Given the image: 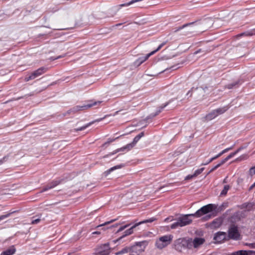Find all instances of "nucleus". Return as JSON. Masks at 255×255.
I'll return each mask as SVG.
<instances>
[{
    "label": "nucleus",
    "instance_id": "22",
    "mask_svg": "<svg viewBox=\"0 0 255 255\" xmlns=\"http://www.w3.org/2000/svg\"><path fill=\"white\" fill-rule=\"evenodd\" d=\"M205 92L206 89H204L202 88H198L194 90V94L197 98H199L203 97Z\"/></svg>",
    "mask_w": 255,
    "mask_h": 255
},
{
    "label": "nucleus",
    "instance_id": "38",
    "mask_svg": "<svg viewBox=\"0 0 255 255\" xmlns=\"http://www.w3.org/2000/svg\"><path fill=\"white\" fill-rule=\"evenodd\" d=\"M129 226V224L126 225L125 226H122L120 228V229L118 230V232H121L125 230L126 228H128Z\"/></svg>",
    "mask_w": 255,
    "mask_h": 255
},
{
    "label": "nucleus",
    "instance_id": "37",
    "mask_svg": "<svg viewBox=\"0 0 255 255\" xmlns=\"http://www.w3.org/2000/svg\"><path fill=\"white\" fill-rule=\"evenodd\" d=\"M116 220H117V219L112 220L110 221L105 222L104 224L98 226V227H101V226H105V225H108V224H109L110 223H112L115 222Z\"/></svg>",
    "mask_w": 255,
    "mask_h": 255
},
{
    "label": "nucleus",
    "instance_id": "15",
    "mask_svg": "<svg viewBox=\"0 0 255 255\" xmlns=\"http://www.w3.org/2000/svg\"><path fill=\"white\" fill-rule=\"evenodd\" d=\"M205 240L204 238L196 237L193 240L191 238H189V243L191 244V249L193 247L194 248H198L201 245H203Z\"/></svg>",
    "mask_w": 255,
    "mask_h": 255
},
{
    "label": "nucleus",
    "instance_id": "49",
    "mask_svg": "<svg viewBox=\"0 0 255 255\" xmlns=\"http://www.w3.org/2000/svg\"><path fill=\"white\" fill-rule=\"evenodd\" d=\"M222 154H223V153H222V151L219 153L218 155H217L216 156L218 157H219L220 156H221Z\"/></svg>",
    "mask_w": 255,
    "mask_h": 255
},
{
    "label": "nucleus",
    "instance_id": "2",
    "mask_svg": "<svg viewBox=\"0 0 255 255\" xmlns=\"http://www.w3.org/2000/svg\"><path fill=\"white\" fill-rule=\"evenodd\" d=\"M174 248L178 252H181L183 249H191V244L189 238H179L176 240L174 243Z\"/></svg>",
    "mask_w": 255,
    "mask_h": 255
},
{
    "label": "nucleus",
    "instance_id": "26",
    "mask_svg": "<svg viewBox=\"0 0 255 255\" xmlns=\"http://www.w3.org/2000/svg\"><path fill=\"white\" fill-rule=\"evenodd\" d=\"M124 166L123 164H121V165H116V166H115L111 168H110L109 170L106 171L105 172H104V174L106 175V176H107L111 172L113 171L114 170H116V169H120L122 167H123Z\"/></svg>",
    "mask_w": 255,
    "mask_h": 255
},
{
    "label": "nucleus",
    "instance_id": "8",
    "mask_svg": "<svg viewBox=\"0 0 255 255\" xmlns=\"http://www.w3.org/2000/svg\"><path fill=\"white\" fill-rule=\"evenodd\" d=\"M140 138L141 137L138 135H137L134 138L133 141L131 143L128 144L127 145L123 147L116 149L113 152L111 153L109 155H113L120 151H123L126 150L127 151L130 150L132 148H133L134 146V145L136 144V143L138 142V141L140 139Z\"/></svg>",
    "mask_w": 255,
    "mask_h": 255
},
{
    "label": "nucleus",
    "instance_id": "56",
    "mask_svg": "<svg viewBox=\"0 0 255 255\" xmlns=\"http://www.w3.org/2000/svg\"><path fill=\"white\" fill-rule=\"evenodd\" d=\"M194 29H195V28H190V29H189V30H188V31H192V30H194Z\"/></svg>",
    "mask_w": 255,
    "mask_h": 255
},
{
    "label": "nucleus",
    "instance_id": "23",
    "mask_svg": "<svg viewBox=\"0 0 255 255\" xmlns=\"http://www.w3.org/2000/svg\"><path fill=\"white\" fill-rule=\"evenodd\" d=\"M16 251L15 248L14 246H11L5 251L2 252L0 255H12Z\"/></svg>",
    "mask_w": 255,
    "mask_h": 255
},
{
    "label": "nucleus",
    "instance_id": "50",
    "mask_svg": "<svg viewBox=\"0 0 255 255\" xmlns=\"http://www.w3.org/2000/svg\"><path fill=\"white\" fill-rule=\"evenodd\" d=\"M222 154H223V153H222V151L219 153L218 155H217L216 156L218 157H219L220 156H221Z\"/></svg>",
    "mask_w": 255,
    "mask_h": 255
},
{
    "label": "nucleus",
    "instance_id": "30",
    "mask_svg": "<svg viewBox=\"0 0 255 255\" xmlns=\"http://www.w3.org/2000/svg\"><path fill=\"white\" fill-rule=\"evenodd\" d=\"M204 170V167L196 170L195 171L194 173L193 174V176H195V177L197 176V175H198L200 174H201L203 171Z\"/></svg>",
    "mask_w": 255,
    "mask_h": 255
},
{
    "label": "nucleus",
    "instance_id": "47",
    "mask_svg": "<svg viewBox=\"0 0 255 255\" xmlns=\"http://www.w3.org/2000/svg\"><path fill=\"white\" fill-rule=\"evenodd\" d=\"M141 138L143 137L144 135V132H141L138 134Z\"/></svg>",
    "mask_w": 255,
    "mask_h": 255
},
{
    "label": "nucleus",
    "instance_id": "10",
    "mask_svg": "<svg viewBox=\"0 0 255 255\" xmlns=\"http://www.w3.org/2000/svg\"><path fill=\"white\" fill-rule=\"evenodd\" d=\"M164 45V43H162L160 44L158 48L153 51L151 52L150 53L147 54L145 56L139 57L138 59H137L134 62V65L136 66H138L140 65H141L142 63H143L144 61H145L147 59H148V58L154 54L155 52L159 50Z\"/></svg>",
    "mask_w": 255,
    "mask_h": 255
},
{
    "label": "nucleus",
    "instance_id": "27",
    "mask_svg": "<svg viewBox=\"0 0 255 255\" xmlns=\"http://www.w3.org/2000/svg\"><path fill=\"white\" fill-rule=\"evenodd\" d=\"M230 187L229 185H226L224 186V189L220 193V196H225L226 195L228 191L229 190Z\"/></svg>",
    "mask_w": 255,
    "mask_h": 255
},
{
    "label": "nucleus",
    "instance_id": "14",
    "mask_svg": "<svg viewBox=\"0 0 255 255\" xmlns=\"http://www.w3.org/2000/svg\"><path fill=\"white\" fill-rule=\"evenodd\" d=\"M242 149H243V147H240L239 149H238L236 151L232 152L230 153L228 156H227L225 159H223L221 162L218 163L217 165L215 166L214 167H213L207 174V175L210 174L212 172H213L214 170H216L217 168L221 166L222 165L224 164L226 161H227L228 160H229L230 158L234 157L237 153L239 152Z\"/></svg>",
    "mask_w": 255,
    "mask_h": 255
},
{
    "label": "nucleus",
    "instance_id": "34",
    "mask_svg": "<svg viewBox=\"0 0 255 255\" xmlns=\"http://www.w3.org/2000/svg\"><path fill=\"white\" fill-rule=\"evenodd\" d=\"M249 173L251 176L255 174V166L253 167L250 169Z\"/></svg>",
    "mask_w": 255,
    "mask_h": 255
},
{
    "label": "nucleus",
    "instance_id": "5",
    "mask_svg": "<svg viewBox=\"0 0 255 255\" xmlns=\"http://www.w3.org/2000/svg\"><path fill=\"white\" fill-rule=\"evenodd\" d=\"M101 103H102L101 101H98V102H93L91 104L84 105L83 106H77L74 107L72 109L68 110L65 114H64L63 115L64 116H65L67 114H75L79 111L85 110L89 109L93 106H95L97 105V104H100Z\"/></svg>",
    "mask_w": 255,
    "mask_h": 255
},
{
    "label": "nucleus",
    "instance_id": "45",
    "mask_svg": "<svg viewBox=\"0 0 255 255\" xmlns=\"http://www.w3.org/2000/svg\"><path fill=\"white\" fill-rule=\"evenodd\" d=\"M7 159L6 157H4L2 159L0 160V165L2 164Z\"/></svg>",
    "mask_w": 255,
    "mask_h": 255
},
{
    "label": "nucleus",
    "instance_id": "12",
    "mask_svg": "<svg viewBox=\"0 0 255 255\" xmlns=\"http://www.w3.org/2000/svg\"><path fill=\"white\" fill-rule=\"evenodd\" d=\"M228 238L235 240H239L240 234L237 226L233 225L231 226L228 230Z\"/></svg>",
    "mask_w": 255,
    "mask_h": 255
},
{
    "label": "nucleus",
    "instance_id": "42",
    "mask_svg": "<svg viewBox=\"0 0 255 255\" xmlns=\"http://www.w3.org/2000/svg\"><path fill=\"white\" fill-rule=\"evenodd\" d=\"M233 148V146L232 147H229V148H227L222 151V153H223V154H224L225 153L227 152V151L231 150Z\"/></svg>",
    "mask_w": 255,
    "mask_h": 255
},
{
    "label": "nucleus",
    "instance_id": "61",
    "mask_svg": "<svg viewBox=\"0 0 255 255\" xmlns=\"http://www.w3.org/2000/svg\"><path fill=\"white\" fill-rule=\"evenodd\" d=\"M108 155H106V156H104L103 157L105 158L106 157H107Z\"/></svg>",
    "mask_w": 255,
    "mask_h": 255
},
{
    "label": "nucleus",
    "instance_id": "24",
    "mask_svg": "<svg viewBox=\"0 0 255 255\" xmlns=\"http://www.w3.org/2000/svg\"><path fill=\"white\" fill-rule=\"evenodd\" d=\"M101 121V119H98V120H97L96 121H92V122H90V123H88L87 124H86V125H84V126H83L79 128H77L74 129V131H81V130H84L86 128H87L88 127H89V126L92 125L94 123H95L96 122H100Z\"/></svg>",
    "mask_w": 255,
    "mask_h": 255
},
{
    "label": "nucleus",
    "instance_id": "60",
    "mask_svg": "<svg viewBox=\"0 0 255 255\" xmlns=\"http://www.w3.org/2000/svg\"><path fill=\"white\" fill-rule=\"evenodd\" d=\"M200 51V50H198V51H197L195 52V53H196V54H197V53H199Z\"/></svg>",
    "mask_w": 255,
    "mask_h": 255
},
{
    "label": "nucleus",
    "instance_id": "55",
    "mask_svg": "<svg viewBox=\"0 0 255 255\" xmlns=\"http://www.w3.org/2000/svg\"><path fill=\"white\" fill-rule=\"evenodd\" d=\"M114 140H115V139H111V140H110L109 141H108V142H109V143H110V142H113V141H114Z\"/></svg>",
    "mask_w": 255,
    "mask_h": 255
},
{
    "label": "nucleus",
    "instance_id": "6",
    "mask_svg": "<svg viewBox=\"0 0 255 255\" xmlns=\"http://www.w3.org/2000/svg\"><path fill=\"white\" fill-rule=\"evenodd\" d=\"M215 207V204H209L205 205L200 209L197 210L194 214L196 217H200L201 216L209 213L210 212H213V209Z\"/></svg>",
    "mask_w": 255,
    "mask_h": 255
},
{
    "label": "nucleus",
    "instance_id": "16",
    "mask_svg": "<svg viewBox=\"0 0 255 255\" xmlns=\"http://www.w3.org/2000/svg\"><path fill=\"white\" fill-rule=\"evenodd\" d=\"M110 253V248L109 244H106L100 246L96 255H108Z\"/></svg>",
    "mask_w": 255,
    "mask_h": 255
},
{
    "label": "nucleus",
    "instance_id": "48",
    "mask_svg": "<svg viewBox=\"0 0 255 255\" xmlns=\"http://www.w3.org/2000/svg\"><path fill=\"white\" fill-rule=\"evenodd\" d=\"M255 187V182L253 185H252L250 186V187L249 189H250V190H251V189H252L253 188H254Z\"/></svg>",
    "mask_w": 255,
    "mask_h": 255
},
{
    "label": "nucleus",
    "instance_id": "17",
    "mask_svg": "<svg viewBox=\"0 0 255 255\" xmlns=\"http://www.w3.org/2000/svg\"><path fill=\"white\" fill-rule=\"evenodd\" d=\"M228 236L225 232H218L216 233L214 237V240L217 243H221L222 242L226 240Z\"/></svg>",
    "mask_w": 255,
    "mask_h": 255
},
{
    "label": "nucleus",
    "instance_id": "35",
    "mask_svg": "<svg viewBox=\"0 0 255 255\" xmlns=\"http://www.w3.org/2000/svg\"><path fill=\"white\" fill-rule=\"evenodd\" d=\"M244 35H247V36H252V35H255V30L254 32H249V33H241V34L239 35V36H243Z\"/></svg>",
    "mask_w": 255,
    "mask_h": 255
},
{
    "label": "nucleus",
    "instance_id": "18",
    "mask_svg": "<svg viewBox=\"0 0 255 255\" xmlns=\"http://www.w3.org/2000/svg\"><path fill=\"white\" fill-rule=\"evenodd\" d=\"M245 214L242 211H238L235 213L231 218L232 222H236L240 221L242 218H244Z\"/></svg>",
    "mask_w": 255,
    "mask_h": 255
},
{
    "label": "nucleus",
    "instance_id": "29",
    "mask_svg": "<svg viewBox=\"0 0 255 255\" xmlns=\"http://www.w3.org/2000/svg\"><path fill=\"white\" fill-rule=\"evenodd\" d=\"M130 253V247L129 248H126L122 250L121 251L118 252L116 255H121L123 254Z\"/></svg>",
    "mask_w": 255,
    "mask_h": 255
},
{
    "label": "nucleus",
    "instance_id": "21",
    "mask_svg": "<svg viewBox=\"0 0 255 255\" xmlns=\"http://www.w3.org/2000/svg\"><path fill=\"white\" fill-rule=\"evenodd\" d=\"M46 70L47 69L46 68L42 67L34 71L32 73L34 79L44 73Z\"/></svg>",
    "mask_w": 255,
    "mask_h": 255
},
{
    "label": "nucleus",
    "instance_id": "54",
    "mask_svg": "<svg viewBox=\"0 0 255 255\" xmlns=\"http://www.w3.org/2000/svg\"><path fill=\"white\" fill-rule=\"evenodd\" d=\"M122 24V23H118V24H116L115 26H120Z\"/></svg>",
    "mask_w": 255,
    "mask_h": 255
},
{
    "label": "nucleus",
    "instance_id": "46",
    "mask_svg": "<svg viewBox=\"0 0 255 255\" xmlns=\"http://www.w3.org/2000/svg\"><path fill=\"white\" fill-rule=\"evenodd\" d=\"M191 91H193V89H192L190 91H189L187 93L186 95H187V96H189V97H191L192 94H190V92H191Z\"/></svg>",
    "mask_w": 255,
    "mask_h": 255
},
{
    "label": "nucleus",
    "instance_id": "7",
    "mask_svg": "<svg viewBox=\"0 0 255 255\" xmlns=\"http://www.w3.org/2000/svg\"><path fill=\"white\" fill-rule=\"evenodd\" d=\"M140 138L141 137L138 135H137L134 138L133 141L131 143L128 144L127 145L123 147L116 149L113 152L111 153L109 155H113L120 151H123L126 150L127 151L130 150L132 148H133L134 146V145L136 144V143L138 142V141L140 139Z\"/></svg>",
    "mask_w": 255,
    "mask_h": 255
},
{
    "label": "nucleus",
    "instance_id": "51",
    "mask_svg": "<svg viewBox=\"0 0 255 255\" xmlns=\"http://www.w3.org/2000/svg\"><path fill=\"white\" fill-rule=\"evenodd\" d=\"M165 187H166V186H162V187H160V188L158 189V191L161 190V189H162L164 188Z\"/></svg>",
    "mask_w": 255,
    "mask_h": 255
},
{
    "label": "nucleus",
    "instance_id": "31",
    "mask_svg": "<svg viewBox=\"0 0 255 255\" xmlns=\"http://www.w3.org/2000/svg\"><path fill=\"white\" fill-rule=\"evenodd\" d=\"M14 212H15V211H13V212L7 213L5 215H1L0 216V221L3 220L6 218L9 217L12 213H14Z\"/></svg>",
    "mask_w": 255,
    "mask_h": 255
},
{
    "label": "nucleus",
    "instance_id": "44",
    "mask_svg": "<svg viewBox=\"0 0 255 255\" xmlns=\"http://www.w3.org/2000/svg\"><path fill=\"white\" fill-rule=\"evenodd\" d=\"M64 57V56H62V55H61V56H58V57H56V58H53V57H51V58H50V60H51L53 61V60H54L58 59L60 58H62V57Z\"/></svg>",
    "mask_w": 255,
    "mask_h": 255
},
{
    "label": "nucleus",
    "instance_id": "25",
    "mask_svg": "<svg viewBox=\"0 0 255 255\" xmlns=\"http://www.w3.org/2000/svg\"><path fill=\"white\" fill-rule=\"evenodd\" d=\"M227 206V203H223L220 206L215 204V207L213 209V212L218 213L224 210Z\"/></svg>",
    "mask_w": 255,
    "mask_h": 255
},
{
    "label": "nucleus",
    "instance_id": "63",
    "mask_svg": "<svg viewBox=\"0 0 255 255\" xmlns=\"http://www.w3.org/2000/svg\"><path fill=\"white\" fill-rule=\"evenodd\" d=\"M105 119V117H103V119ZM101 119V120H102V119Z\"/></svg>",
    "mask_w": 255,
    "mask_h": 255
},
{
    "label": "nucleus",
    "instance_id": "1",
    "mask_svg": "<svg viewBox=\"0 0 255 255\" xmlns=\"http://www.w3.org/2000/svg\"><path fill=\"white\" fill-rule=\"evenodd\" d=\"M191 216H194V214H190L180 216L177 218V221L171 225V228L176 229L190 224L192 222V219L190 218Z\"/></svg>",
    "mask_w": 255,
    "mask_h": 255
},
{
    "label": "nucleus",
    "instance_id": "28",
    "mask_svg": "<svg viewBox=\"0 0 255 255\" xmlns=\"http://www.w3.org/2000/svg\"><path fill=\"white\" fill-rule=\"evenodd\" d=\"M230 255H248V254L245 251H239L232 253Z\"/></svg>",
    "mask_w": 255,
    "mask_h": 255
},
{
    "label": "nucleus",
    "instance_id": "20",
    "mask_svg": "<svg viewBox=\"0 0 255 255\" xmlns=\"http://www.w3.org/2000/svg\"><path fill=\"white\" fill-rule=\"evenodd\" d=\"M223 222V220L222 218H217L215 219L211 224V228L216 229L219 228L222 225Z\"/></svg>",
    "mask_w": 255,
    "mask_h": 255
},
{
    "label": "nucleus",
    "instance_id": "53",
    "mask_svg": "<svg viewBox=\"0 0 255 255\" xmlns=\"http://www.w3.org/2000/svg\"><path fill=\"white\" fill-rule=\"evenodd\" d=\"M100 232H94L93 233V234H99Z\"/></svg>",
    "mask_w": 255,
    "mask_h": 255
},
{
    "label": "nucleus",
    "instance_id": "4",
    "mask_svg": "<svg viewBox=\"0 0 255 255\" xmlns=\"http://www.w3.org/2000/svg\"><path fill=\"white\" fill-rule=\"evenodd\" d=\"M147 245L148 242L146 241L136 242L134 245L130 247V253H134L136 255H139L144 251Z\"/></svg>",
    "mask_w": 255,
    "mask_h": 255
},
{
    "label": "nucleus",
    "instance_id": "43",
    "mask_svg": "<svg viewBox=\"0 0 255 255\" xmlns=\"http://www.w3.org/2000/svg\"><path fill=\"white\" fill-rule=\"evenodd\" d=\"M195 176H193V174L192 175H188V176H187L185 179V180H188V179H192V178L194 177Z\"/></svg>",
    "mask_w": 255,
    "mask_h": 255
},
{
    "label": "nucleus",
    "instance_id": "39",
    "mask_svg": "<svg viewBox=\"0 0 255 255\" xmlns=\"http://www.w3.org/2000/svg\"><path fill=\"white\" fill-rule=\"evenodd\" d=\"M237 84V83H232V84H229L228 86H227V88L229 89H232V88H233V87L235 86Z\"/></svg>",
    "mask_w": 255,
    "mask_h": 255
},
{
    "label": "nucleus",
    "instance_id": "13",
    "mask_svg": "<svg viewBox=\"0 0 255 255\" xmlns=\"http://www.w3.org/2000/svg\"><path fill=\"white\" fill-rule=\"evenodd\" d=\"M227 109L228 108L225 107L213 110L211 113L206 115V119L208 121H210L217 117L218 115L224 113L227 110Z\"/></svg>",
    "mask_w": 255,
    "mask_h": 255
},
{
    "label": "nucleus",
    "instance_id": "41",
    "mask_svg": "<svg viewBox=\"0 0 255 255\" xmlns=\"http://www.w3.org/2000/svg\"><path fill=\"white\" fill-rule=\"evenodd\" d=\"M40 221V219H36L35 220H33L31 221V224H38V223H39Z\"/></svg>",
    "mask_w": 255,
    "mask_h": 255
},
{
    "label": "nucleus",
    "instance_id": "9",
    "mask_svg": "<svg viewBox=\"0 0 255 255\" xmlns=\"http://www.w3.org/2000/svg\"><path fill=\"white\" fill-rule=\"evenodd\" d=\"M140 138L141 137L138 135H137L134 138L133 141L131 143L128 144L127 145L123 147L116 149L113 152L111 153L109 155H113L120 151H123L126 150L127 151L130 150L132 148H133L134 146V145L136 144V143L138 142V141L140 139Z\"/></svg>",
    "mask_w": 255,
    "mask_h": 255
},
{
    "label": "nucleus",
    "instance_id": "19",
    "mask_svg": "<svg viewBox=\"0 0 255 255\" xmlns=\"http://www.w3.org/2000/svg\"><path fill=\"white\" fill-rule=\"evenodd\" d=\"M61 181L60 180H55L53 181L51 183H50L49 184L47 185L46 186H45L41 191V192H43L45 191H47L49 189H52L58 184L60 183Z\"/></svg>",
    "mask_w": 255,
    "mask_h": 255
},
{
    "label": "nucleus",
    "instance_id": "32",
    "mask_svg": "<svg viewBox=\"0 0 255 255\" xmlns=\"http://www.w3.org/2000/svg\"><path fill=\"white\" fill-rule=\"evenodd\" d=\"M192 24V23H188V24H184L183 25H182V26H180V27H179L177 28L175 30L174 32H177V31H179V30H181V29H182L184 28V27H185L187 26L188 25H191V24Z\"/></svg>",
    "mask_w": 255,
    "mask_h": 255
},
{
    "label": "nucleus",
    "instance_id": "62",
    "mask_svg": "<svg viewBox=\"0 0 255 255\" xmlns=\"http://www.w3.org/2000/svg\"><path fill=\"white\" fill-rule=\"evenodd\" d=\"M105 119V117H103V119ZM101 119V120H102V119Z\"/></svg>",
    "mask_w": 255,
    "mask_h": 255
},
{
    "label": "nucleus",
    "instance_id": "59",
    "mask_svg": "<svg viewBox=\"0 0 255 255\" xmlns=\"http://www.w3.org/2000/svg\"><path fill=\"white\" fill-rule=\"evenodd\" d=\"M213 158H215V159H216L218 157L217 156H215L213 157Z\"/></svg>",
    "mask_w": 255,
    "mask_h": 255
},
{
    "label": "nucleus",
    "instance_id": "11",
    "mask_svg": "<svg viewBox=\"0 0 255 255\" xmlns=\"http://www.w3.org/2000/svg\"><path fill=\"white\" fill-rule=\"evenodd\" d=\"M155 220L156 219L155 218L152 217L149 219L145 220H143L142 221H141L135 224L130 228L126 230L124 233L125 234L124 235H123L121 237H120L118 240H120V239L124 238V237H126L128 235H129L131 234L133 232V229L134 228H135L136 227L138 226V225H141L142 224H144V223H151V222H153L154 221H155Z\"/></svg>",
    "mask_w": 255,
    "mask_h": 255
},
{
    "label": "nucleus",
    "instance_id": "36",
    "mask_svg": "<svg viewBox=\"0 0 255 255\" xmlns=\"http://www.w3.org/2000/svg\"><path fill=\"white\" fill-rule=\"evenodd\" d=\"M32 79H34V78L32 73L29 76L26 77L24 79L25 81L26 82Z\"/></svg>",
    "mask_w": 255,
    "mask_h": 255
},
{
    "label": "nucleus",
    "instance_id": "3",
    "mask_svg": "<svg viewBox=\"0 0 255 255\" xmlns=\"http://www.w3.org/2000/svg\"><path fill=\"white\" fill-rule=\"evenodd\" d=\"M173 239V236L167 235L158 239L155 243L156 247L159 249H162L169 245Z\"/></svg>",
    "mask_w": 255,
    "mask_h": 255
},
{
    "label": "nucleus",
    "instance_id": "57",
    "mask_svg": "<svg viewBox=\"0 0 255 255\" xmlns=\"http://www.w3.org/2000/svg\"><path fill=\"white\" fill-rule=\"evenodd\" d=\"M169 218H167L165 219V221H168L169 220Z\"/></svg>",
    "mask_w": 255,
    "mask_h": 255
},
{
    "label": "nucleus",
    "instance_id": "40",
    "mask_svg": "<svg viewBox=\"0 0 255 255\" xmlns=\"http://www.w3.org/2000/svg\"><path fill=\"white\" fill-rule=\"evenodd\" d=\"M214 160H215V158H211V159H210L208 161H207V163H202L201 164L202 165H207L208 164H209V163L211 162L212 161H213Z\"/></svg>",
    "mask_w": 255,
    "mask_h": 255
},
{
    "label": "nucleus",
    "instance_id": "33",
    "mask_svg": "<svg viewBox=\"0 0 255 255\" xmlns=\"http://www.w3.org/2000/svg\"><path fill=\"white\" fill-rule=\"evenodd\" d=\"M168 104H169V103H167L165 104L163 106H161L160 109L159 111H158L156 112V113H155L154 115H153V116L155 117L156 115H157L161 112V110L163 109L164 108H165Z\"/></svg>",
    "mask_w": 255,
    "mask_h": 255
},
{
    "label": "nucleus",
    "instance_id": "52",
    "mask_svg": "<svg viewBox=\"0 0 255 255\" xmlns=\"http://www.w3.org/2000/svg\"><path fill=\"white\" fill-rule=\"evenodd\" d=\"M242 160V158L241 157H240L239 158L236 159V160H237V161H241Z\"/></svg>",
    "mask_w": 255,
    "mask_h": 255
},
{
    "label": "nucleus",
    "instance_id": "58",
    "mask_svg": "<svg viewBox=\"0 0 255 255\" xmlns=\"http://www.w3.org/2000/svg\"><path fill=\"white\" fill-rule=\"evenodd\" d=\"M129 255H136L134 253H130Z\"/></svg>",
    "mask_w": 255,
    "mask_h": 255
}]
</instances>
